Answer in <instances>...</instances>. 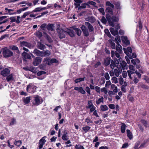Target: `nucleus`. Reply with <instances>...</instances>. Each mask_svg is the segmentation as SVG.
Masks as SVG:
<instances>
[{
	"mask_svg": "<svg viewBox=\"0 0 149 149\" xmlns=\"http://www.w3.org/2000/svg\"><path fill=\"white\" fill-rule=\"evenodd\" d=\"M118 46H116V50L120 54H121L122 52V48L121 45L119 44L118 45Z\"/></svg>",
	"mask_w": 149,
	"mask_h": 149,
	"instance_id": "nucleus-24",
	"label": "nucleus"
},
{
	"mask_svg": "<svg viewBox=\"0 0 149 149\" xmlns=\"http://www.w3.org/2000/svg\"><path fill=\"white\" fill-rule=\"evenodd\" d=\"M110 31L113 35L115 36L118 35V31L116 29H115L113 28H111L110 29Z\"/></svg>",
	"mask_w": 149,
	"mask_h": 149,
	"instance_id": "nucleus-18",
	"label": "nucleus"
},
{
	"mask_svg": "<svg viewBox=\"0 0 149 149\" xmlns=\"http://www.w3.org/2000/svg\"><path fill=\"white\" fill-rule=\"evenodd\" d=\"M103 102L104 98L102 97L96 99L95 101V103L97 105H99L101 103H103Z\"/></svg>",
	"mask_w": 149,
	"mask_h": 149,
	"instance_id": "nucleus-23",
	"label": "nucleus"
},
{
	"mask_svg": "<svg viewBox=\"0 0 149 149\" xmlns=\"http://www.w3.org/2000/svg\"><path fill=\"white\" fill-rule=\"evenodd\" d=\"M135 71H133V70H127V72L128 73V76L129 77V78L131 79H132V77L131 76V74H133L134 73H135Z\"/></svg>",
	"mask_w": 149,
	"mask_h": 149,
	"instance_id": "nucleus-30",
	"label": "nucleus"
},
{
	"mask_svg": "<svg viewBox=\"0 0 149 149\" xmlns=\"http://www.w3.org/2000/svg\"><path fill=\"white\" fill-rule=\"evenodd\" d=\"M50 65H51L53 63H57L58 62V61L56 58H52L51 59L50 58Z\"/></svg>",
	"mask_w": 149,
	"mask_h": 149,
	"instance_id": "nucleus-41",
	"label": "nucleus"
},
{
	"mask_svg": "<svg viewBox=\"0 0 149 149\" xmlns=\"http://www.w3.org/2000/svg\"><path fill=\"white\" fill-rule=\"evenodd\" d=\"M44 53L45 56H49L51 54V52L50 51L47 50L44 51Z\"/></svg>",
	"mask_w": 149,
	"mask_h": 149,
	"instance_id": "nucleus-44",
	"label": "nucleus"
},
{
	"mask_svg": "<svg viewBox=\"0 0 149 149\" xmlns=\"http://www.w3.org/2000/svg\"><path fill=\"white\" fill-rule=\"evenodd\" d=\"M116 42L118 45L119 44V43L120 42V39L119 36H117L116 38H115Z\"/></svg>",
	"mask_w": 149,
	"mask_h": 149,
	"instance_id": "nucleus-51",
	"label": "nucleus"
},
{
	"mask_svg": "<svg viewBox=\"0 0 149 149\" xmlns=\"http://www.w3.org/2000/svg\"><path fill=\"white\" fill-rule=\"evenodd\" d=\"M106 87H104L101 89L102 92H103L105 94H107L108 93V91L106 88Z\"/></svg>",
	"mask_w": 149,
	"mask_h": 149,
	"instance_id": "nucleus-58",
	"label": "nucleus"
},
{
	"mask_svg": "<svg viewBox=\"0 0 149 149\" xmlns=\"http://www.w3.org/2000/svg\"><path fill=\"white\" fill-rule=\"evenodd\" d=\"M104 77L106 80H109L110 79V77L108 72H106L104 74Z\"/></svg>",
	"mask_w": 149,
	"mask_h": 149,
	"instance_id": "nucleus-53",
	"label": "nucleus"
},
{
	"mask_svg": "<svg viewBox=\"0 0 149 149\" xmlns=\"http://www.w3.org/2000/svg\"><path fill=\"white\" fill-rule=\"evenodd\" d=\"M50 7L49 6L45 7H37L35 8L34 10H33L32 11V12H41L42 10H46Z\"/></svg>",
	"mask_w": 149,
	"mask_h": 149,
	"instance_id": "nucleus-9",
	"label": "nucleus"
},
{
	"mask_svg": "<svg viewBox=\"0 0 149 149\" xmlns=\"http://www.w3.org/2000/svg\"><path fill=\"white\" fill-rule=\"evenodd\" d=\"M120 65H121L122 67L123 70L125 69V67L127 65V63L126 62L124 61H122L120 62Z\"/></svg>",
	"mask_w": 149,
	"mask_h": 149,
	"instance_id": "nucleus-36",
	"label": "nucleus"
},
{
	"mask_svg": "<svg viewBox=\"0 0 149 149\" xmlns=\"http://www.w3.org/2000/svg\"><path fill=\"white\" fill-rule=\"evenodd\" d=\"M46 137V136H45L40 140L38 148L39 149H42L43 147V146L45 144L46 141L44 138Z\"/></svg>",
	"mask_w": 149,
	"mask_h": 149,
	"instance_id": "nucleus-8",
	"label": "nucleus"
},
{
	"mask_svg": "<svg viewBox=\"0 0 149 149\" xmlns=\"http://www.w3.org/2000/svg\"><path fill=\"white\" fill-rule=\"evenodd\" d=\"M88 105L86 107V108L88 109L89 108V107L91 106V105H93L91 100H89L88 101Z\"/></svg>",
	"mask_w": 149,
	"mask_h": 149,
	"instance_id": "nucleus-59",
	"label": "nucleus"
},
{
	"mask_svg": "<svg viewBox=\"0 0 149 149\" xmlns=\"http://www.w3.org/2000/svg\"><path fill=\"white\" fill-rule=\"evenodd\" d=\"M129 68L130 69L129 70H133V71H135V67L132 65H130L129 66Z\"/></svg>",
	"mask_w": 149,
	"mask_h": 149,
	"instance_id": "nucleus-54",
	"label": "nucleus"
},
{
	"mask_svg": "<svg viewBox=\"0 0 149 149\" xmlns=\"http://www.w3.org/2000/svg\"><path fill=\"white\" fill-rule=\"evenodd\" d=\"M111 89L113 90L114 92L116 93L118 92V88L115 84H112L111 86Z\"/></svg>",
	"mask_w": 149,
	"mask_h": 149,
	"instance_id": "nucleus-29",
	"label": "nucleus"
},
{
	"mask_svg": "<svg viewBox=\"0 0 149 149\" xmlns=\"http://www.w3.org/2000/svg\"><path fill=\"white\" fill-rule=\"evenodd\" d=\"M141 122L146 127H148V125L147 120L143 119H141Z\"/></svg>",
	"mask_w": 149,
	"mask_h": 149,
	"instance_id": "nucleus-34",
	"label": "nucleus"
},
{
	"mask_svg": "<svg viewBox=\"0 0 149 149\" xmlns=\"http://www.w3.org/2000/svg\"><path fill=\"white\" fill-rule=\"evenodd\" d=\"M22 142L21 140H15L14 144L17 146H19L22 144Z\"/></svg>",
	"mask_w": 149,
	"mask_h": 149,
	"instance_id": "nucleus-38",
	"label": "nucleus"
},
{
	"mask_svg": "<svg viewBox=\"0 0 149 149\" xmlns=\"http://www.w3.org/2000/svg\"><path fill=\"white\" fill-rule=\"evenodd\" d=\"M38 47L40 49L43 50L45 48V46L41 42H39L38 43Z\"/></svg>",
	"mask_w": 149,
	"mask_h": 149,
	"instance_id": "nucleus-22",
	"label": "nucleus"
},
{
	"mask_svg": "<svg viewBox=\"0 0 149 149\" xmlns=\"http://www.w3.org/2000/svg\"><path fill=\"white\" fill-rule=\"evenodd\" d=\"M13 79V76L12 74L8 76L6 78V80L8 81L12 80Z\"/></svg>",
	"mask_w": 149,
	"mask_h": 149,
	"instance_id": "nucleus-45",
	"label": "nucleus"
},
{
	"mask_svg": "<svg viewBox=\"0 0 149 149\" xmlns=\"http://www.w3.org/2000/svg\"><path fill=\"white\" fill-rule=\"evenodd\" d=\"M114 4L116 6V8L117 9H120V3L119 2H117L114 3Z\"/></svg>",
	"mask_w": 149,
	"mask_h": 149,
	"instance_id": "nucleus-64",
	"label": "nucleus"
},
{
	"mask_svg": "<svg viewBox=\"0 0 149 149\" xmlns=\"http://www.w3.org/2000/svg\"><path fill=\"white\" fill-rule=\"evenodd\" d=\"M42 61V58L40 57H36L34 60L33 63L34 66H37L40 64Z\"/></svg>",
	"mask_w": 149,
	"mask_h": 149,
	"instance_id": "nucleus-11",
	"label": "nucleus"
},
{
	"mask_svg": "<svg viewBox=\"0 0 149 149\" xmlns=\"http://www.w3.org/2000/svg\"><path fill=\"white\" fill-rule=\"evenodd\" d=\"M31 13L29 11L26 12L23 15H22L21 17L22 19V18H25V17L27 16L28 15H29Z\"/></svg>",
	"mask_w": 149,
	"mask_h": 149,
	"instance_id": "nucleus-49",
	"label": "nucleus"
},
{
	"mask_svg": "<svg viewBox=\"0 0 149 149\" xmlns=\"http://www.w3.org/2000/svg\"><path fill=\"white\" fill-rule=\"evenodd\" d=\"M75 3L74 5L75 6V8H77L80 6V4L83 2V0H74Z\"/></svg>",
	"mask_w": 149,
	"mask_h": 149,
	"instance_id": "nucleus-21",
	"label": "nucleus"
},
{
	"mask_svg": "<svg viewBox=\"0 0 149 149\" xmlns=\"http://www.w3.org/2000/svg\"><path fill=\"white\" fill-rule=\"evenodd\" d=\"M114 71L115 75L117 77H118L119 75V73L118 69H115Z\"/></svg>",
	"mask_w": 149,
	"mask_h": 149,
	"instance_id": "nucleus-55",
	"label": "nucleus"
},
{
	"mask_svg": "<svg viewBox=\"0 0 149 149\" xmlns=\"http://www.w3.org/2000/svg\"><path fill=\"white\" fill-rule=\"evenodd\" d=\"M127 135L128 137L130 139H132L133 138V135H132V133L129 130H127Z\"/></svg>",
	"mask_w": 149,
	"mask_h": 149,
	"instance_id": "nucleus-32",
	"label": "nucleus"
},
{
	"mask_svg": "<svg viewBox=\"0 0 149 149\" xmlns=\"http://www.w3.org/2000/svg\"><path fill=\"white\" fill-rule=\"evenodd\" d=\"M46 73V72H45L42 71H39L37 72V75L38 76H40L42 75V74H45Z\"/></svg>",
	"mask_w": 149,
	"mask_h": 149,
	"instance_id": "nucleus-57",
	"label": "nucleus"
},
{
	"mask_svg": "<svg viewBox=\"0 0 149 149\" xmlns=\"http://www.w3.org/2000/svg\"><path fill=\"white\" fill-rule=\"evenodd\" d=\"M5 10L8 11V13L6 14H8L10 15H15L16 14V13L15 12H11L12 11H14V10L13 9H8V8H5Z\"/></svg>",
	"mask_w": 149,
	"mask_h": 149,
	"instance_id": "nucleus-26",
	"label": "nucleus"
},
{
	"mask_svg": "<svg viewBox=\"0 0 149 149\" xmlns=\"http://www.w3.org/2000/svg\"><path fill=\"white\" fill-rule=\"evenodd\" d=\"M90 128V127L88 126H86L84 127H83L82 128V129L85 132H87L89 130Z\"/></svg>",
	"mask_w": 149,
	"mask_h": 149,
	"instance_id": "nucleus-39",
	"label": "nucleus"
},
{
	"mask_svg": "<svg viewBox=\"0 0 149 149\" xmlns=\"http://www.w3.org/2000/svg\"><path fill=\"white\" fill-rule=\"evenodd\" d=\"M111 58L107 57L104 59V64L105 66H107L109 65L110 63Z\"/></svg>",
	"mask_w": 149,
	"mask_h": 149,
	"instance_id": "nucleus-16",
	"label": "nucleus"
},
{
	"mask_svg": "<svg viewBox=\"0 0 149 149\" xmlns=\"http://www.w3.org/2000/svg\"><path fill=\"white\" fill-rule=\"evenodd\" d=\"M50 58H45L43 61V63L45 65V66L41 65L40 66V68L41 69L44 70L45 68V66L47 65H50Z\"/></svg>",
	"mask_w": 149,
	"mask_h": 149,
	"instance_id": "nucleus-7",
	"label": "nucleus"
},
{
	"mask_svg": "<svg viewBox=\"0 0 149 149\" xmlns=\"http://www.w3.org/2000/svg\"><path fill=\"white\" fill-rule=\"evenodd\" d=\"M85 20L86 21L89 22L91 23H93L96 21L95 18L92 16H89L85 18Z\"/></svg>",
	"mask_w": 149,
	"mask_h": 149,
	"instance_id": "nucleus-12",
	"label": "nucleus"
},
{
	"mask_svg": "<svg viewBox=\"0 0 149 149\" xmlns=\"http://www.w3.org/2000/svg\"><path fill=\"white\" fill-rule=\"evenodd\" d=\"M115 55L118 58V60L117 59V60H115V62L117 64H119V62H121L122 59L121 57H120L119 54L117 53L116 51H114L113 50L111 51V56L113 58Z\"/></svg>",
	"mask_w": 149,
	"mask_h": 149,
	"instance_id": "nucleus-4",
	"label": "nucleus"
},
{
	"mask_svg": "<svg viewBox=\"0 0 149 149\" xmlns=\"http://www.w3.org/2000/svg\"><path fill=\"white\" fill-rule=\"evenodd\" d=\"M127 56L130 58V59H132L133 58H135L136 57V54L135 53H133L132 54V55H128Z\"/></svg>",
	"mask_w": 149,
	"mask_h": 149,
	"instance_id": "nucleus-50",
	"label": "nucleus"
},
{
	"mask_svg": "<svg viewBox=\"0 0 149 149\" xmlns=\"http://www.w3.org/2000/svg\"><path fill=\"white\" fill-rule=\"evenodd\" d=\"M112 83L116 84L118 82V79L115 77H113L111 79Z\"/></svg>",
	"mask_w": 149,
	"mask_h": 149,
	"instance_id": "nucleus-40",
	"label": "nucleus"
},
{
	"mask_svg": "<svg viewBox=\"0 0 149 149\" xmlns=\"http://www.w3.org/2000/svg\"><path fill=\"white\" fill-rule=\"evenodd\" d=\"M16 123V121L15 119L14 118H12L11 120V122L10 123V125H12L15 124Z\"/></svg>",
	"mask_w": 149,
	"mask_h": 149,
	"instance_id": "nucleus-47",
	"label": "nucleus"
},
{
	"mask_svg": "<svg viewBox=\"0 0 149 149\" xmlns=\"http://www.w3.org/2000/svg\"><path fill=\"white\" fill-rule=\"evenodd\" d=\"M84 25H82L81 27L85 36L87 37L89 35V32H93L94 31V28L93 26L90 23L86 22Z\"/></svg>",
	"mask_w": 149,
	"mask_h": 149,
	"instance_id": "nucleus-2",
	"label": "nucleus"
},
{
	"mask_svg": "<svg viewBox=\"0 0 149 149\" xmlns=\"http://www.w3.org/2000/svg\"><path fill=\"white\" fill-rule=\"evenodd\" d=\"M140 87H141L143 89H148L149 88V87L148 86L143 83H140L139 84V85L138 86V88H139Z\"/></svg>",
	"mask_w": 149,
	"mask_h": 149,
	"instance_id": "nucleus-31",
	"label": "nucleus"
},
{
	"mask_svg": "<svg viewBox=\"0 0 149 149\" xmlns=\"http://www.w3.org/2000/svg\"><path fill=\"white\" fill-rule=\"evenodd\" d=\"M119 82L120 84L123 85V84L124 80L123 78L122 77H120L118 79Z\"/></svg>",
	"mask_w": 149,
	"mask_h": 149,
	"instance_id": "nucleus-60",
	"label": "nucleus"
},
{
	"mask_svg": "<svg viewBox=\"0 0 149 149\" xmlns=\"http://www.w3.org/2000/svg\"><path fill=\"white\" fill-rule=\"evenodd\" d=\"M67 34L70 35L72 37H74V36L73 30L68 29H66V35Z\"/></svg>",
	"mask_w": 149,
	"mask_h": 149,
	"instance_id": "nucleus-13",
	"label": "nucleus"
},
{
	"mask_svg": "<svg viewBox=\"0 0 149 149\" xmlns=\"http://www.w3.org/2000/svg\"><path fill=\"white\" fill-rule=\"evenodd\" d=\"M95 88L96 91L97 93H100V91H101V89H100V88L97 86H96L95 87Z\"/></svg>",
	"mask_w": 149,
	"mask_h": 149,
	"instance_id": "nucleus-62",
	"label": "nucleus"
},
{
	"mask_svg": "<svg viewBox=\"0 0 149 149\" xmlns=\"http://www.w3.org/2000/svg\"><path fill=\"white\" fill-rule=\"evenodd\" d=\"M3 54L5 57H9L13 55V53L6 47L3 49Z\"/></svg>",
	"mask_w": 149,
	"mask_h": 149,
	"instance_id": "nucleus-6",
	"label": "nucleus"
},
{
	"mask_svg": "<svg viewBox=\"0 0 149 149\" xmlns=\"http://www.w3.org/2000/svg\"><path fill=\"white\" fill-rule=\"evenodd\" d=\"M47 26V24L44 23L42 24L41 26H40V28L41 29L43 30H44L45 28Z\"/></svg>",
	"mask_w": 149,
	"mask_h": 149,
	"instance_id": "nucleus-63",
	"label": "nucleus"
},
{
	"mask_svg": "<svg viewBox=\"0 0 149 149\" xmlns=\"http://www.w3.org/2000/svg\"><path fill=\"white\" fill-rule=\"evenodd\" d=\"M20 45L22 47L26 46L29 48H30L31 46L30 43L25 41L21 42Z\"/></svg>",
	"mask_w": 149,
	"mask_h": 149,
	"instance_id": "nucleus-19",
	"label": "nucleus"
},
{
	"mask_svg": "<svg viewBox=\"0 0 149 149\" xmlns=\"http://www.w3.org/2000/svg\"><path fill=\"white\" fill-rule=\"evenodd\" d=\"M101 110L102 111H106L108 109V107L106 105H102L100 106Z\"/></svg>",
	"mask_w": 149,
	"mask_h": 149,
	"instance_id": "nucleus-35",
	"label": "nucleus"
},
{
	"mask_svg": "<svg viewBox=\"0 0 149 149\" xmlns=\"http://www.w3.org/2000/svg\"><path fill=\"white\" fill-rule=\"evenodd\" d=\"M106 5L107 6H109L111 7L112 9L114 8V5L111 3L110 1H107L106 3Z\"/></svg>",
	"mask_w": 149,
	"mask_h": 149,
	"instance_id": "nucleus-42",
	"label": "nucleus"
},
{
	"mask_svg": "<svg viewBox=\"0 0 149 149\" xmlns=\"http://www.w3.org/2000/svg\"><path fill=\"white\" fill-rule=\"evenodd\" d=\"M84 80V78H79L75 80V82L76 83L79 82L81 81H83Z\"/></svg>",
	"mask_w": 149,
	"mask_h": 149,
	"instance_id": "nucleus-43",
	"label": "nucleus"
},
{
	"mask_svg": "<svg viewBox=\"0 0 149 149\" xmlns=\"http://www.w3.org/2000/svg\"><path fill=\"white\" fill-rule=\"evenodd\" d=\"M109 42L111 41L110 44L112 48L114 49L115 48V43L112 42L111 40H109Z\"/></svg>",
	"mask_w": 149,
	"mask_h": 149,
	"instance_id": "nucleus-61",
	"label": "nucleus"
},
{
	"mask_svg": "<svg viewBox=\"0 0 149 149\" xmlns=\"http://www.w3.org/2000/svg\"><path fill=\"white\" fill-rule=\"evenodd\" d=\"M35 34L39 38H41L42 36V33L39 31L36 32Z\"/></svg>",
	"mask_w": 149,
	"mask_h": 149,
	"instance_id": "nucleus-33",
	"label": "nucleus"
},
{
	"mask_svg": "<svg viewBox=\"0 0 149 149\" xmlns=\"http://www.w3.org/2000/svg\"><path fill=\"white\" fill-rule=\"evenodd\" d=\"M10 70L9 69L6 68L1 72V74L4 76H7L9 74Z\"/></svg>",
	"mask_w": 149,
	"mask_h": 149,
	"instance_id": "nucleus-15",
	"label": "nucleus"
},
{
	"mask_svg": "<svg viewBox=\"0 0 149 149\" xmlns=\"http://www.w3.org/2000/svg\"><path fill=\"white\" fill-rule=\"evenodd\" d=\"M110 81L109 80L107 81L105 84V87L106 88H109L110 85H112Z\"/></svg>",
	"mask_w": 149,
	"mask_h": 149,
	"instance_id": "nucleus-48",
	"label": "nucleus"
},
{
	"mask_svg": "<svg viewBox=\"0 0 149 149\" xmlns=\"http://www.w3.org/2000/svg\"><path fill=\"white\" fill-rule=\"evenodd\" d=\"M74 29L78 36H81V31L80 29L78 28H75Z\"/></svg>",
	"mask_w": 149,
	"mask_h": 149,
	"instance_id": "nucleus-37",
	"label": "nucleus"
},
{
	"mask_svg": "<svg viewBox=\"0 0 149 149\" xmlns=\"http://www.w3.org/2000/svg\"><path fill=\"white\" fill-rule=\"evenodd\" d=\"M30 98V97H28L23 98V102L25 104H28L30 102L31 100Z\"/></svg>",
	"mask_w": 149,
	"mask_h": 149,
	"instance_id": "nucleus-20",
	"label": "nucleus"
},
{
	"mask_svg": "<svg viewBox=\"0 0 149 149\" xmlns=\"http://www.w3.org/2000/svg\"><path fill=\"white\" fill-rule=\"evenodd\" d=\"M37 87L32 84H29L27 87V91L30 93H33L36 91Z\"/></svg>",
	"mask_w": 149,
	"mask_h": 149,
	"instance_id": "nucleus-5",
	"label": "nucleus"
},
{
	"mask_svg": "<svg viewBox=\"0 0 149 149\" xmlns=\"http://www.w3.org/2000/svg\"><path fill=\"white\" fill-rule=\"evenodd\" d=\"M122 40L123 43L126 45H128L130 44L129 41L127 39V37L126 36H122Z\"/></svg>",
	"mask_w": 149,
	"mask_h": 149,
	"instance_id": "nucleus-14",
	"label": "nucleus"
},
{
	"mask_svg": "<svg viewBox=\"0 0 149 149\" xmlns=\"http://www.w3.org/2000/svg\"><path fill=\"white\" fill-rule=\"evenodd\" d=\"M86 4L84 3L81 4V6H79L78 8L79 10H80L81 8H86Z\"/></svg>",
	"mask_w": 149,
	"mask_h": 149,
	"instance_id": "nucleus-52",
	"label": "nucleus"
},
{
	"mask_svg": "<svg viewBox=\"0 0 149 149\" xmlns=\"http://www.w3.org/2000/svg\"><path fill=\"white\" fill-rule=\"evenodd\" d=\"M121 131L122 133H124L125 132V129L127 126L125 123H121Z\"/></svg>",
	"mask_w": 149,
	"mask_h": 149,
	"instance_id": "nucleus-27",
	"label": "nucleus"
},
{
	"mask_svg": "<svg viewBox=\"0 0 149 149\" xmlns=\"http://www.w3.org/2000/svg\"><path fill=\"white\" fill-rule=\"evenodd\" d=\"M75 90L77 91L78 92L82 94H85L86 92L82 87L78 86L75 87L74 88Z\"/></svg>",
	"mask_w": 149,
	"mask_h": 149,
	"instance_id": "nucleus-10",
	"label": "nucleus"
},
{
	"mask_svg": "<svg viewBox=\"0 0 149 149\" xmlns=\"http://www.w3.org/2000/svg\"><path fill=\"white\" fill-rule=\"evenodd\" d=\"M75 148L76 149H84L83 146L79 145H76L75 146Z\"/></svg>",
	"mask_w": 149,
	"mask_h": 149,
	"instance_id": "nucleus-56",
	"label": "nucleus"
},
{
	"mask_svg": "<svg viewBox=\"0 0 149 149\" xmlns=\"http://www.w3.org/2000/svg\"><path fill=\"white\" fill-rule=\"evenodd\" d=\"M106 12L107 13L106 15V17L109 24L111 26L114 27L115 25L114 23L118 22V18L113 15V13L112 8L107 7L106 9Z\"/></svg>",
	"mask_w": 149,
	"mask_h": 149,
	"instance_id": "nucleus-1",
	"label": "nucleus"
},
{
	"mask_svg": "<svg viewBox=\"0 0 149 149\" xmlns=\"http://www.w3.org/2000/svg\"><path fill=\"white\" fill-rule=\"evenodd\" d=\"M22 55L25 58L31 59V57L30 55L24 52L22 53Z\"/></svg>",
	"mask_w": 149,
	"mask_h": 149,
	"instance_id": "nucleus-25",
	"label": "nucleus"
},
{
	"mask_svg": "<svg viewBox=\"0 0 149 149\" xmlns=\"http://www.w3.org/2000/svg\"><path fill=\"white\" fill-rule=\"evenodd\" d=\"M54 25L53 24H48L47 25V28L48 30L52 31L54 30Z\"/></svg>",
	"mask_w": 149,
	"mask_h": 149,
	"instance_id": "nucleus-28",
	"label": "nucleus"
},
{
	"mask_svg": "<svg viewBox=\"0 0 149 149\" xmlns=\"http://www.w3.org/2000/svg\"><path fill=\"white\" fill-rule=\"evenodd\" d=\"M123 50L124 53L127 55H128L130 53H131L132 52V49L130 47H128L127 49L124 48Z\"/></svg>",
	"mask_w": 149,
	"mask_h": 149,
	"instance_id": "nucleus-17",
	"label": "nucleus"
},
{
	"mask_svg": "<svg viewBox=\"0 0 149 149\" xmlns=\"http://www.w3.org/2000/svg\"><path fill=\"white\" fill-rule=\"evenodd\" d=\"M33 53L38 56H40L41 51L37 49H35L33 51Z\"/></svg>",
	"mask_w": 149,
	"mask_h": 149,
	"instance_id": "nucleus-46",
	"label": "nucleus"
},
{
	"mask_svg": "<svg viewBox=\"0 0 149 149\" xmlns=\"http://www.w3.org/2000/svg\"><path fill=\"white\" fill-rule=\"evenodd\" d=\"M31 102L33 104L35 105H38L41 104L43 102L42 99L38 95L34 96L33 97Z\"/></svg>",
	"mask_w": 149,
	"mask_h": 149,
	"instance_id": "nucleus-3",
	"label": "nucleus"
}]
</instances>
